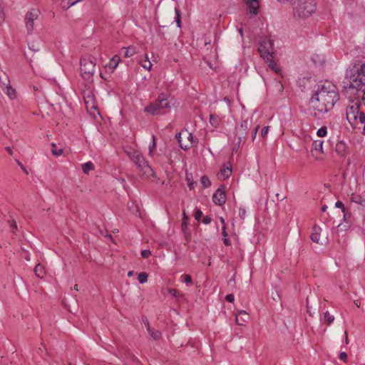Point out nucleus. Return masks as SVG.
<instances>
[{
    "mask_svg": "<svg viewBox=\"0 0 365 365\" xmlns=\"http://www.w3.org/2000/svg\"><path fill=\"white\" fill-rule=\"evenodd\" d=\"M339 100L338 90L329 81L320 82L309 103L311 114L316 119H322Z\"/></svg>",
    "mask_w": 365,
    "mask_h": 365,
    "instance_id": "1",
    "label": "nucleus"
},
{
    "mask_svg": "<svg viewBox=\"0 0 365 365\" xmlns=\"http://www.w3.org/2000/svg\"><path fill=\"white\" fill-rule=\"evenodd\" d=\"M343 92L349 93V89L365 86V63L354 65L346 70L345 79L342 82Z\"/></svg>",
    "mask_w": 365,
    "mask_h": 365,
    "instance_id": "2",
    "label": "nucleus"
},
{
    "mask_svg": "<svg viewBox=\"0 0 365 365\" xmlns=\"http://www.w3.org/2000/svg\"><path fill=\"white\" fill-rule=\"evenodd\" d=\"M170 109V104L167 95L162 93L159 94L158 98L155 101L151 102L148 106H147L144 110L153 115H158L166 113Z\"/></svg>",
    "mask_w": 365,
    "mask_h": 365,
    "instance_id": "3",
    "label": "nucleus"
},
{
    "mask_svg": "<svg viewBox=\"0 0 365 365\" xmlns=\"http://www.w3.org/2000/svg\"><path fill=\"white\" fill-rule=\"evenodd\" d=\"M258 51L261 57L268 63L269 67L276 73H279L281 70L272 58L273 43L271 41H264L258 48Z\"/></svg>",
    "mask_w": 365,
    "mask_h": 365,
    "instance_id": "4",
    "label": "nucleus"
},
{
    "mask_svg": "<svg viewBox=\"0 0 365 365\" xmlns=\"http://www.w3.org/2000/svg\"><path fill=\"white\" fill-rule=\"evenodd\" d=\"M292 5L295 9V14L302 18L308 17L316 10L314 0H295V4Z\"/></svg>",
    "mask_w": 365,
    "mask_h": 365,
    "instance_id": "5",
    "label": "nucleus"
},
{
    "mask_svg": "<svg viewBox=\"0 0 365 365\" xmlns=\"http://www.w3.org/2000/svg\"><path fill=\"white\" fill-rule=\"evenodd\" d=\"M130 159L135 163L138 168L147 177L154 176L152 168L148 165L144 157L138 151L129 154Z\"/></svg>",
    "mask_w": 365,
    "mask_h": 365,
    "instance_id": "6",
    "label": "nucleus"
},
{
    "mask_svg": "<svg viewBox=\"0 0 365 365\" xmlns=\"http://www.w3.org/2000/svg\"><path fill=\"white\" fill-rule=\"evenodd\" d=\"M81 76L86 81H92L95 73L96 61L88 57L82 58L80 61Z\"/></svg>",
    "mask_w": 365,
    "mask_h": 365,
    "instance_id": "7",
    "label": "nucleus"
},
{
    "mask_svg": "<svg viewBox=\"0 0 365 365\" xmlns=\"http://www.w3.org/2000/svg\"><path fill=\"white\" fill-rule=\"evenodd\" d=\"M175 138L179 143L180 147L184 150L197 144L193 140L192 133L188 132L186 129L182 130L180 132L176 133Z\"/></svg>",
    "mask_w": 365,
    "mask_h": 365,
    "instance_id": "8",
    "label": "nucleus"
},
{
    "mask_svg": "<svg viewBox=\"0 0 365 365\" xmlns=\"http://www.w3.org/2000/svg\"><path fill=\"white\" fill-rule=\"evenodd\" d=\"M39 11L32 9L28 11L25 16V24L28 34H31L34 30V21L38 19Z\"/></svg>",
    "mask_w": 365,
    "mask_h": 365,
    "instance_id": "9",
    "label": "nucleus"
},
{
    "mask_svg": "<svg viewBox=\"0 0 365 365\" xmlns=\"http://www.w3.org/2000/svg\"><path fill=\"white\" fill-rule=\"evenodd\" d=\"M250 127V124L248 122V120H244L241 122L240 126L236 127V135L237 137V144L238 146L241 143L242 140H244L247 134V130Z\"/></svg>",
    "mask_w": 365,
    "mask_h": 365,
    "instance_id": "10",
    "label": "nucleus"
},
{
    "mask_svg": "<svg viewBox=\"0 0 365 365\" xmlns=\"http://www.w3.org/2000/svg\"><path fill=\"white\" fill-rule=\"evenodd\" d=\"M360 103L359 101L356 102L352 101V105L349 106L346 108V119L352 124V120L355 121L357 120V116L359 112Z\"/></svg>",
    "mask_w": 365,
    "mask_h": 365,
    "instance_id": "11",
    "label": "nucleus"
},
{
    "mask_svg": "<svg viewBox=\"0 0 365 365\" xmlns=\"http://www.w3.org/2000/svg\"><path fill=\"white\" fill-rule=\"evenodd\" d=\"M212 201L215 205H222L226 202V195L224 186L221 185L214 193Z\"/></svg>",
    "mask_w": 365,
    "mask_h": 365,
    "instance_id": "12",
    "label": "nucleus"
},
{
    "mask_svg": "<svg viewBox=\"0 0 365 365\" xmlns=\"http://www.w3.org/2000/svg\"><path fill=\"white\" fill-rule=\"evenodd\" d=\"M247 6V13L257 15L259 8V0H244Z\"/></svg>",
    "mask_w": 365,
    "mask_h": 365,
    "instance_id": "13",
    "label": "nucleus"
},
{
    "mask_svg": "<svg viewBox=\"0 0 365 365\" xmlns=\"http://www.w3.org/2000/svg\"><path fill=\"white\" fill-rule=\"evenodd\" d=\"M335 151L341 158H344L348 152V146L344 140H338L335 145Z\"/></svg>",
    "mask_w": 365,
    "mask_h": 365,
    "instance_id": "14",
    "label": "nucleus"
},
{
    "mask_svg": "<svg viewBox=\"0 0 365 365\" xmlns=\"http://www.w3.org/2000/svg\"><path fill=\"white\" fill-rule=\"evenodd\" d=\"M349 93L351 95L356 96V99L359 101V98L365 103V86H359V88H354L352 89H349Z\"/></svg>",
    "mask_w": 365,
    "mask_h": 365,
    "instance_id": "15",
    "label": "nucleus"
},
{
    "mask_svg": "<svg viewBox=\"0 0 365 365\" xmlns=\"http://www.w3.org/2000/svg\"><path fill=\"white\" fill-rule=\"evenodd\" d=\"M120 61V57L117 55H115L110 60L109 63L106 66V68L110 69L111 72H113L114 70L117 68Z\"/></svg>",
    "mask_w": 365,
    "mask_h": 365,
    "instance_id": "16",
    "label": "nucleus"
},
{
    "mask_svg": "<svg viewBox=\"0 0 365 365\" xmlns=\"http://www.w3.org/2000/svg\"><path fill=\"white\" fill-rule=\"evenodd\" d=\"M322 229L319 226L314 225L313 227V232L310 236L312 241L316 243H319V235Z\"/></svg>",
    "mask_w": 365,
    "mask_h": 365,
    "instance_id": "17",
    "label": "nucleus"
},
{
    "mask_svg": "<svg viewBox=\"0 0 365 365\" xmlns=\"http://www.w3.org/2000/svg\"><path fill=\"white\" fill-rule=\"evenodd\" d=\"M323 143L324 142L321 140H314L312 145V151H319L320 153H324Z\"/></svg>",
    "mask_w": 365,
    "mask_h": 365,
    "instance_id": "18",
    "label": "nucleus"
},
{
    "mask_svg": "<svg viewBox=\"0 0 365 365\" xmlns=\"http://www.w3.org/2000/svg\"><path fill=\"white\" fill-rule=\"evenodd\" d=\"M83 96L86 104V107L88 108V103H91V104H93V96L92 92L90 90H85L83 92Z\"/></svg>",
    "mask_w": 365,
    "mask_h": 365,
    "instance_id": "19",
    "label": "nucleus"
},
{
    "mask_svg": "<svg viewBox=\"0 0 365 365\" xmlns=\"http://www.w3.org/2000/svg\"><path fill=\"white\" fill-rule=\"evenodd\" d=\"M344 213V221L347 224V225H342V224H340L339 225L338 227H341L342 226V227L346 230L349 227H350V223H351V213L349 212H346V211Z\"/></svg>",
    "mask_w": 365,
    "mask_h": 365,
    "instance_id": "20",
    "label": "nucleus"
},
{
    "mask_svg": "<svg viewBox=\"0 0 365 365\" xmlns=\"http://www.w3.org/2000/svg\"><path fill=\"white\" fill-rule=\"evenodd\" d=\"M80 1L81 0H62L61 4V8L63 10H68L71 6L75 5Z\"/></svg>",
    "mask_w": 365,
    "mask_h": 365,
    "instance_id": "21",
    "label": "nucleus"
},
{
    "mask_svg": "<svg viewBox=\"0 0 365 365\" xmlns=\"http://www.w3.org/2000/svg\"><path fill=\"white\" fill-rule=\"evenodd\" d=\"M34 272L37 277L42 279L45 275L44 267L41 264H38L34 268Z\"/></svg>",
    "mask_w": 365,
    "mask_h": 365,
    "instance_id": "22",
    "label": "nucleus"
},
{
    "mask_svg": "<svg viewBox=\"0 0 365 365\" xmlns=\"http://www.w3.org/2000/svg\"><path fill=\"white\" fill-rule=\"evenodd\" d=\"M232 173V168L228 166L224 165L222 168L220 169V175L223 177L224 179L228 178Z\"/></svg>",
    "mask_w": 365,
    "mask_h": 365,
    "instance_id": "23",
    "label": "nucleus"
},
{
    "mask_svg": "<svg viewBox=\"0 0 365 365\" xmlns=\"http://www.w3.org/2000/svg\"><path fill=\"white\" fill-rule=\"evenodd\" d=\"M3 89L6 90V93L10 99H14L16 98V91L10 85L4 86Z\"/></svg>",
    "mask_w": 365,
    "mask_h": 365,
    "instance_id": "24",
    "label": "nucleus"
},
{
    "mask_svg": "<svg viewBox=\"0 0 365 365\" xmlns=\"http://www.w3.org/2000/svg\"><path fill=\"white\" fill-rule=\"evenodd\" d=\"M93 170H94V165L92 162H87L82 165V170L85 174H88Z\"/></svg>",
    "mask_w": 365,
    "mask_h": 365,
    "instance_id": "25",
    "label": "nucleus"
},
{
    "mask_svg": "<svg viewBox=\"0 0 365 365\" xmlns=\"http://www.w3.org/2000/svg\"><path fill=\"white\" fill-rule=\"evenodd\" d=\"M10 81L9 79L8 76L4 72L0 73V84L2 86H6L9 85Z\"/></svg>",
    "mask_w": 365,
    "mask_h": 365,
    "instance_id": "26",
    "label": "nucleus"
},
{
    "mask_svg": "<svg viewBox=\"0 0 365 365\" xmlns=\"http://www.w3.org/2000/svg\"><path fill=\"white\" fill-rule=\"evenodd\" d=\"M125 49L124 56L125 58H129L133 56L135 53H136V48L135 46H128L127 48H123Z\"/></svg>",
    "mask_w": 365,
    "mask_h": 365,
    "instance_id": "27",
    "label": "nucleus"
},
{
    "mask_svg": "<svg viewBox=\"0 0 365 365\" xmlns=\"http://www.w3.org/2000/svg\"><path fill=\"white\" fill-rule=\"evenodd\" d=\"M140 63L142 67L147 69L148 71H150L151 69L152 63L150 61L147 54L145 55V60L143 61H140Z\"/></svg>",
    "mask_w": 365,
    "mask_h": 365,
    "instance_id": "28",
    "label": "nucleus"
},
{
    "mask_svg": "<svg viewBox=\"0 0 365 365\" xmlns=\"http://www.w3.org/2000/svg\"><path fill=\"white\" fill-rule=\"evenodd\" d=\"M210 122L211 125L214 127H217L220 125V118L214 114L210 115Z\"/></svg>",
    "mask_w": 365,
    "mask_h": 365,
    "instance_id": "29",
    "label": "nucleus"
},
{
    "mask_svg": "<svg viewBox=\"0 0 365 365\" xmlns=\"http://www.w3.org/2000/svg\"><path fill=\"white\" fill-rule=\"evenodd\" d=\"M222 235L223 236V242L224 244L226 245V246H230L231 245V242L230 241V240L228 239V234L226 232V230H225V225L222 226Z\"/></svg>",
    "mask_w": 365,
    "mask_h": 365,
    "instance_id": "30",
    "label": "nucleus"
},
{
    "mask_svg": "<svg viewBox=\"0 0 365 365\" xmlns=\"http://www.w3.org/2000/svg\"><path fill=\"white\" fill-rule=\"evenodd\" d=\"M51 146H52V149H51V153L53 155L55 156H60L63 154V149L62 148H60V149H58L56 148V143H51Z\"/></svg>",
    "mask_w": 365,
    "mask_h": 365,
    "instance_id": "31",
    "label": "nucleus"
},
{
    "mask_svg": "<svg viewBox=\"0 0 365 365\" xmlns=\"http://www.w3.org/2000/svg\"><path fill=\"white\" fill-rule=\"evenodd\" d=\"M148 274L146 272H140L138 274V280L140 284H143L148 281Z\"/></svg>",
    "mask_w": 365,
    "mask_h": 365,
    "instance_id": "32",
    "label": "nucleus"
},
{
    "mask_svg": "<svg viewBox=\"0 0 365 365\" xmlns=\"http://www.w3.org/2000/svg\"><path fill=\"white\" fill-rule=\"evenodd\" d=\"M324 321L327 323L328 325L331 324L334 320V317L331 315L328 311L324 313Z\"/></svg>",
    "mask_w": 365,
    "mask_h": 365,
    "instance_id": "33",
    "label": "nucleus"
},
{
    "mask_svg": "<svg viewBox=\"0 0 365 365\" xmlns=\"http://www.w3.org/2000/svg\"><path fill=\"white\" fill-rule=\"evenodd\" d=\"M200 182L204 187H208L211 185V182L207 175H203L201 177Z\"/></svg>",
    "mask_w": 365,
    "mask_h": 365,
    "instance_id": "34",
    "label": "nucleus"
},
{
    "mask_svg": "<svg viewBox=\"0 0 365 365\" xmlns=\"http://www.w3.org/2000/svg\"><path fill=\"white\" fill-rule=\"evenodd\" d=\"M175 22L178 28H181V21H180V11L178 8L175 9Z\"/></svg>",
    "mask_w": 365,
    "mask_h": 365,
    "instance_id": "35",
    "label": "nucleus"
},
{
    "mask_svg": "<svg viewBox=\"0 0 365 365\" xmlns=\"http://www.w3.org/2000/svg\"><path fill=\"white\" fill-rule=\"evenodd\" d=\"M317 135L319 137H324L327 134V128L326 126H322L320 128L317 133Z\"/></svg>",
    "mask_w": 365,
    "mask_h": 365,
    "instance_id": "36",
    "label": "nucleus"
},
{
    "mask_svg": "<svg viewBox=\"0 0 365 365\" xmlns=\"http://www.w3.org/2000/svg\"><path fill=\"white\" fill-rule=\"evenodd\" d=\"M182 230L187 238V235H190V232H187L188 230V222H182Z\"/></svg>",
    "mask_w": 365,
    "mask_h": 365,
    "instance_id": "37",
    "label": "nucleus"
},
{
    "mask_svg": "<svg viewBox=\"0 0 365 365\" xmlns=\"http://www.w3.org/2000/svg\"><path fill=\"white\" fill-rule=\"evenodd\" d=\"M153 143L152 145L149 146V155H153V150L155 148L156 143H155V135L152 136Z\"/></svg>",
    "mask_w": 365,
    "mask_h": 365,
    "instance_id": "38",
    "label": "nucleus"
},
{
    "mask_svg": "<svg viewBox=\"0 0 365 365\" xmlns=\"http://www.w3.org/2000/svg\"><path fill=\"white\" fill-rule=\"evenodd\" d=\"M150 336L155 339V340H158L160 338L161 336V332L160 331H152V333L150 334Z\"/></svg>",
    "mask_w": 365,
    "mask_h": 365,
    "instance_id": "39",
    "label": "nucleus"
},
{
    "mask_svg": "<svg viewBox=\"0 0 365 365\" xmlns=\"http://www.w3.org/2000/svg\"><path fill=\"white\" fill-rule=\"evenodd\" d=\"M168 292L174 297L178 298L179 297H182V294H180L179 292L175 289H168Z\"/></svg>",
    "mask_w": 365,
    "mask_h": 365,
    "instance_id": "40",
    "label": "nucleus"
},
{
    "mask_svg": "<svg viewBox=\"0 0 365 365\" xmlns=\"http://www.w3.org/2000/svg\"><path fill=\"white\" fill-rule=\"evenodd\" d=\"M9 225L10 227L12 229V232L15 233L17 230V225L14 220H9Z\"/></svg>",
    "mask_w": 365,
    "mask_h": 365,
    "instance_id": "41",
    "label": "nucleus"
},
{
    "mask_svg": "<svg viewBox=\"0 0 365 365\" xmlns=\"http://www.w3.org/2000/svg\"><path fill=\"white\" fill-rule=\"evenodd\" d=\"M247 318L245 319L244 317H240L239 315L236 314V317H235V321H236V323L239 325H243L244 324V322H245L247 321Z\"/></svg>",
    "mask_w": 365,
    "mask_h": 365,
    "instance_id": "42",
    "label": "nucleus"
},
{
    "mask_svg": "<svg viewBox=\"0 0 365 365\" xmlns=\"http://www.w3.org/2000/svg\"><path fill=\"white\" fill-rule=\"evenodd\" d=\"M357 120L361 123H365V113L364 112H359Z\"/></svg>",
    "mask_w": 365,
    "mask_h": 365,
    "instance_id": "43",
    "label": "nucleus"
},
{
    "mask_svg": "<svg viewBox=\"0 0 365 365\" xmlns=\"http://www.w3.org/2000/svg\"><path fill=\"white\" fill-rule=\"evenodd\" d=\"M269 126H264L261 130L260 135L262 138H265L269 132Z\"/></svg>",
    "mask_w": 365,
    "mask_h": 365,
    "instance_id": "44",
    "label": "nucleus"
},
{
    "mask_svg": "<svg viewBox=\"0 0 365 365\" xmlns=\"http://www.w3.org/2000/svg\"><path fill=\"white\" fill-rule=\"evenodd\" d=\"M151 255V252L149 250H143L141 251V256L143 258L147 259Z\"/></svg>",
    "mask_w": 365,
    "mask_h": 365,
    "instance_id": "45",
    "label": "nucleus"
},
{
    "mask_svg": "<svg viewBox=\"0 0 365 365\" xmlns=\"http://www.w3.org/2000/svg\"><path fill=\"white\" fill-rule=\"evenodd\" d=\"M202 216V212L200 210H197L195 212L194 217L197 221H200Z\"/></svg>",
    "mask_w": 365,
    "mask_h": 365,
    "instance_id": "46",
    "label": "nucleus"
},
{
    "mask_svg": "<svg viewBox=\"0 0 365 365\" xmlns=\"http://www.w3.org/2000/svg\"><path fill=\"white\" fill-rule=\"evenodd\" d=\"M259 128V125H257L254 128V129H253V130L252 132V141L255 140V138L257 136V131H258Z\"/></svg>",
    "mask_w": 365,
    "mask_h": 365,
    "instance_id": "47",
    "label": "nucleus"
},
{
    "mask_svg": "<svg viewBox=\"0 0 365 365\" xmlns=\"http://www.w3.org/2000/svg\"><path fill=\"white\" fill-rule=\"evenodd\" d=\"M335 207H337V208L341 209L342 212H344L346 211L345 210V207H344L343 202H341V201H337L335 203Z\"/></svg>",
    "mask_w": 365,
    "mask_h": 365,
    "instance_id": "48",
    "label": "nucleus"
},
{
    "mask_svg": "<svg viewBox=\"0 0 365 365\" xmlns=\"http://www.w3.org/2000/svg\"><path fill=\"white\" fill-rule=\"evenodd\" d=\"M4 21V12L2 5L0 4V24Z\"/></svg>",
    "mask_w": 365,
    "mask_h": 365,
    "instance_id": "49",
    "label": "nucleus"
},
{
    "mask_svg": "<svg viewBox=\"0 0 365 365\" xmlns=\"http://www.w3.org/2000/svg\"><path fill=\"white\" fill-rule=\"evenodd\" d=\"M225 299L230 303H232L235 301V296L232 294H227L225 297Z\"/></svg>",
    "mask_w": 365,
    "mask_h": 365,
    "instance_id": "50",
    "label": "nucleus"
},
{
    "mask_svg": "<svg viewBox=\"0 0 365 365\" xmlns=\"http://www.w3.org/2000/svg\"><path fill=\"white\" fill-rule=\"evenodd\" d=\"M339 358L340 360L343 361H346V359H347V354L346 352H340L339 353Z\"/></svg>",
    "mask_w": 365,
    "mask_h": 365,
    "instance_id": "51",
    "label": "nucleus"
},
{
    "mask_svg": "<svg viewBox=\"0 0 365 365\" xmlns=\"http://www.w3.org/2000/svg\"><path fill=\"white\" fill-rule=\"evenodd\" d=\"M187 180L188 181V187H189L190 190H193L195 188V185H196V182L195 181L190 182V180L187 176Z\"/></svg>",
    "mask_w": 365,
    "mask_h": 365,
    "instance_id": "52",
    "label": "nucleus"
},
{
    "mask_svg": "<svg viewBox=\"0 0 365 365\" xmlns=\"http://www.w3.org/2000/svg\"><path fill=\"white\" fill-rule=\"evenodd\" d=\"M246 215V210L244 208H240L239 215L242 219H244Z\"/></svg>",
    "mask_w": 365,
    "mask_h": 365,
    "instance_id": "53",
    "label": "nucleus"
},
{
    "mask_svg": "<svg viewBox=\"0 0 365 365\" xmlns=\"http://www.w3.org/2000/svg\"><path fill=\"white\" fill-rule=\"evenodd\" d=\"M182 277H184L185 278V282L186 284H190L192 282V277L188 275V274H185V275H182Z\"/></svg>",
    "mask_w": 365,
    "mask_h": 365,
    "instance_id": "54",
    "label": "nucleus"
},
{
    "mask_svg": "<svg viewBox=\"0 0 365 365\" xmlns=\"http://www.w3.org/2000/svg\"><path fill=\"white\" fill-rule=\"evenodd\" d=\"M211 220H212V219H211V217H209V216H205V217H204V218H203V220H202V222H203L204 224L207 225V224H210V223L211 222Z\"/></svg>",
    "mask_w": 365,
    "mask_h": 365,
    "instance_id": "55",
    "label": "nucleus"
},
{
    "mask_svg": "<svg viewBox=\"0 0 365 365\" xmlns=\"http://www.w3.org/2000/svg\"><path fill=\"white\" fill-rule=\"evenodd\" d=\"M17 163L26 174L29 173L25 167L22 165V163L20 161H17Z\"/></svg>",
    "mask_w": 365,
    "mask_h": 365,
    "instance_id": "56",
    "label": "nucleus"
},
{
    "mask_svg": "<svg viewBox=\"0 0 365 365\" xmlns=\"http://www.w3.org/2000/svg\"><path fill=\"white\" fill-rule=\"evenodd\" d=\"M240 314H243V315H245V317H246L247 319H248V318H249L248 314H247V312H246L245 311H244V310H241V311H240L237 315H239V316H240Z\"/></svg>",
    "mask_w": 365,
    "mask_h": 365,
    "instance_id": "57",
    "label": "nucleus"
},
{
    "mask_svg": "<svg viewBox=\"0 0 365 365\" xmlns=\"http://www.w3.org/2000/svg\"><path fill=\"white\" fill-rule=\"evenodd\" d=\"M188 219V216L187 215L185 212H183L182 222H187Z\"/></svg>",
    "mask_w": 365,
    "mask_h": 365,
    "instance_id": "58",
    "label": "nucleus"
},
{
    "mask_svg": "<svg viewBox=\"0 0 365 365\" xmlns=\"http://www.w3.org/2000/svg\"><path fill=\"white\" fill-rule=\"evenodd\" d=\"M344 336H345V340H344V341H345V343H346V344H348L349 343V339H348L347 331H344Z\"/></svg>",
    "mask_w": 365,
    "mask_h": 365,
    "instance_id": "59",
    "label": "nucleus"
},
{
    "mask_svg": "<svg viewBox=\"0 0 365 365\" xmlns=\"http://www.w3.org/2000/svg\"><path fill=\"white\" fill-rule=\"evenodd\" d=\"M143 321L145 322L147 329L150 328L149 322L146 318L145 319H143Z\"/></svg>",
    "mask_w": 365,
    "mask_h": 365,
    "instance_id": "60",
    "label": "nucleus"
},
{
    "mask_svg": "<svg viewBox=\"0 0 365 365\" xmlns=\"http://www.w3.org/2000/svg\"><path fill=\"white\" fill-rule=\"evenodd\" d=\"M143 321L145 322L147 329L150 328L149 322L146 318L145 319H143Z\"/></svg>",
    "mask_w": 365,
    "mask_h": 365,
    "instance_id": "61",
    "label": "nucleus"
},
{
    "mask_svg": "<svg viewBox=\"0 0 365 365\" xmlns=\"http://www.w3.org/2000/svg\"><path fill=\"white\" fill-rule=\"evenodd\" d=\"M6 150L8 152L9 154L10 155H13V152H12V150L10 147H6Z\"/></svg>",
    "mask_w": 365,
    "mask_h": 365,
    "instance_id": "62",
    "label": "nucleus"
},
{
    "mask_svg": "<svg viewBox=\"0 0 365 365\" xmlns=\"http://www.w3.org/2000/svg\"><path fill=\"white\" fill-rule=\"evenodd\" d=\"M45 350V346L44 345H42L41 347H39L38 348V352L41 354V353Z\"/></svg>",
    "mask_w": 365,
    "mask_h": 365,
    "instance_id": "63",
    "label": "nucleus"
},
{
    "mask_svg": "<svg viewBox=\"0 0 365 365\" xmlns=\"http://www.w3.org/2000/svg\"><path fill=\"white\" fill-rule=\"evenodd\" d=\"M327 206L326 205H324L322 207V208H321V210H322V212H325V211L327 210Z\"/></svg>",
    "mask_w": 365,
    "mask_h": 365,
    "instance_id": "64",
    "label": "nucleus"
}]
</instances>
